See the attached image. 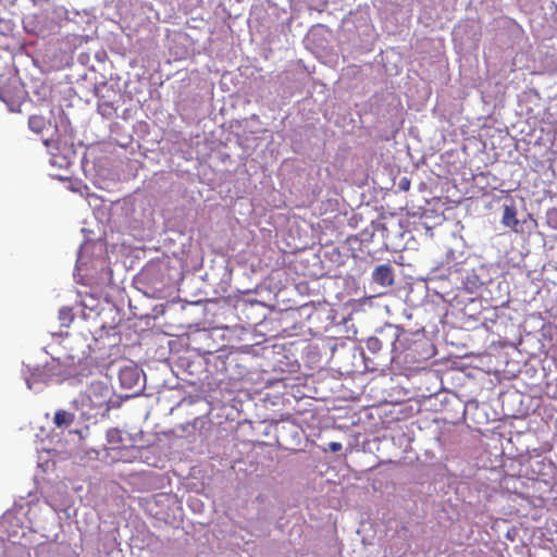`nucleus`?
I'll list each match as a JSON object with an SVG mask.
<instances>
[{"instance_id":"nucleus-13","label":"nucleus","mask_w":557,"mask_h":557,"mask_svg":"<svg viewBox=\"0 0 557 557\" xmlns=\"http://www.w3.org/2000/svg\"><path fill=\"white\" fill-rule=\"evenodd\" d=\"M44 145L49 149L51 154H55L60 150V144L57 139L50 138L45 139Z\"/></svg>"},{"instance_id":"nucleus-14","label":"nucleus","mask_w":557,"mask_h":557,"mask_svg":"<svg viewBox=\"0 0 557 557\" xmlns=\"http://www.w3.org/2000/svg\"><path fill=\"white\" fill-rule=\"evenodd\" d=\"M342 448H343V446L338 442L329 443V449L333 453H337V451L342 450Z\"/></svg>"},{"instance_id":"nucleus-8","label":"nucleus","mask_w":557,"mask_h":557,"mask_svg":"<svg viewBox=\"0 0 557 557\" xmlns=\"http://www.w3.org/2000/svg\"><path fill=\"white\" fill-rule=\"evenodd\" d=\"M47 124L48 121L44 115L34 114L28 119V127L36 134H41L42 131L47 127Z\"/></svg>"},{"instance_id":"nucleus-9","label":"nucleus","mask_w":557,"mask_h":557,"mask_svg":"<svg viewBox=\"0 0 557 557\" xmlns=\"http://www.w3.org/2000/svg\"><path fill=\"white\" fill-rule=\"evenodd\" d=\"M49 375L46 373L45 368H36L27 377V386L28 388H33L37 383H47Z\"/></svg>"},{"instance_id":"nucleus-7","label":"nucleus","mask_w":557,"mask_h":557,"mask_svg":"<svg viewBox=\"0 0 557 557\" xmlns=\"http://www.w3.org/2000/svg\"><path fill=\"white\" fill-rule=\"evenodd\" d=\"M75 420V414L65 410H58L54 414L53 422L58 428H67Z\"/></svg>"},{"instance_id":"nucleus-5","label":"nucleus","mask_w":557,"mask_h":557,"mask_svg":"<svg viewBox=\"0 0 557 557\" xmlns=\"http://www.w3.org/2000/svg\"><path fill=\"white\" fill-rule=\"evenodd\" d=\"M119 380L123 387L133 388L138 385L140 373L137 367L126 366L119 372Z\"/></svg>"},{"instance_id":"nucleus-15","label":"nucleus","mask_w":557,"mask_h":557,"mask_svg":"<svg viewBox=\"0 0 557 557\" xmlns=\"http://www.w3.org/2000/svg\"><path fill=\"white\" fill-rule=\"evenodd\" d=\"M548 219H549V221H554L555 226L557 227V210L556 209L548 212Z\"/></svg>"},{"instance_id":"nucleus-6","label":"nucleus","mask_w":557,"mask_h":557,"mask_svg":"<svg viewBox=\"0 0 557 557\" xmlns=\"http://www.w3.org/2000/svg\"><path fill=\"white\" fill-rule=\"evenodd\" d=\"M502 223L505 226L511 227L512 230H517L519 221L517 219V210L513 206H505Z\"/></svg>"},{"instance_id":"nucleus-4","label":"nucleus","mask_w":557,"mask_h":557,"mask_svg":"<svg viewBox=\"0 0 557 557\" xmlns=\"http://www.w3.org/2000/svg\"><path fill=\"white\" fill-rule=\"evenodd\" d=\"M372 281L382 287L392 286L395 282L393 267L389 263L375 267L372 272Z\"/></svg>"},{"instance_id":"nucleus-10","label":"nucleus","mask_w":557,"mask_h":557,"mask_svg":"<svg viewBox=\"0 0 557 557\" xmlns=\"http://www.w3.org/2000/svg\"><path fill=\"white\" fill-rule=\"evenodd\" d=\"M107 442L111 446V449L122 448V432L119 429H109L107 431Z\"/></svg>"},{"instance_id":"nucleus-2","label":"nucleus","mask_w":557,"mask_h":557,"mask_svg":"<svg viewBox=\"0 0 557 557\" xmlns=\"http://www.w3.org/2000/svg\"><path fill=\"white\" fill-rule=\"evenodd\" d=\"M0 99L12 112H18L25 99V90L16 78H11L7 84L0 86Z\"/></svg>"},{"instance_id":"nucleus-12","label":"nucleus","mask_w":557,"mask_h":557,"mask_svg":"<svg viewBox=\"0 0 557 557\" xmlns=\"http://www.w3.org/2000/svg\"><path fill=\"white\" fill-rule=\"evenodd\" d=\"M59 319L61 320L62 325H66L69 322L73 320L72 310L69 308L60 309Z\"/></svg>"},{"instance_id":"nucleus-1","label":"nucleus","mask_w":557,"mask_h":557,"mask_svg":"<svg viewBox=\"0 0 557 557\" xmlns=\"http://www.w3.org/2000/svg\"><path fill=\"white\" fill-rule=\"evenodd\" d=\"M112 399V392L110 387L100 381L92 382L87 387L85 394L82 396L83 406L87 407L94 416H104L110 410V401Z\"/></svg>"},{"instance_id":"nucleus-3","label":"nucleus","mask_w":557,"mask_h":557,"mask_svg":"<svg viewBox=\"0 0 557 557\" xmlns=\"http://www.w3.org/2000/svg\"><path fill=\"white\" fill-rule=\"evenodd\" d=\"M389 330L392 331V335L386 339L392 344V358L396 359L400 354L410 348L411 334L399 326H389Z\"/></svg>"},{"instance_id":"nucleus-11","label":"nucleus","mask_w":557,"mask_h":557,"mask_svg":"<svg viewBox=\"0 0 557 557\" xmlns=\"http://www.w3.org/2000/svg\"><path fill=\"white\" fill-rule=\"evenodd\" d=\"M383 341L376 336H371L366 341V347L372 354H376L382 349Z\"/></svg>"}]
</instances>
